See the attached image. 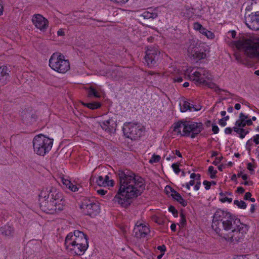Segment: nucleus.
I'll return each instance as SVG.
<instances>
[{
  "label": "nucleus",
  "mask_w": 259,
  "mask_h": 259,
  "mask_svg": "<svg viewBox=\"0 0 259 259\" xmlns=\"http://www.w3.org/2000/svg\"><path fill=\"white\" fill-rule=\"evenodd\" d=\"M228 230H231L228 233L224 235V238L227 241L232 242H237L242 239L244 234L248 230V226L240 222V219L237 218L232 223V225H229Z\"/></svg>",
  "instance_id": "nucleus-4"
},
{
  "label": "nucleus",
  "mask_w": 259,
  "mask_h": 259,
  "mask_svg": "<svg viewBox=\"0 0 259 259\" xmlns=\"http://www.w3.org/2000/svg\"><path fill=\"white\" fill-rule=\"evenodd\" d=\"M251 196V194L250 192H246L244 196V199L245 200H249L250 197Z\"/></svg>",
  "instance_id": "nucleus-56"
},
{
  "label": "nucleus",
  "mask_w": 259,
  "mask_h": 259,
  "mask_svg": "<svg viewBox=\"0 0 259 259\" xmlns=\"http://www.w3.org/2000/svg\"><path fill=\"white\" fill-rule=\"evenodd\" d=\"M40 209L47 213L53 214L63 210L65 207V202H57L56 201L39 197Z\"/></svg>",
  "instance_id": "nucleus-8"
},
{
  "label": "nucleus",
  "mask_w": 259,
  "mask_h": 259,
  "mask_svg": "<svg viewBox=\"0 0 259 259\" xmlns=\"http://www.w3.org/2000/svg\"><path fill=\"white\" fill-rule=\"evenodd\" d=\"M157 249L161 252H164L166 250V247L164 245L158 246Z\"/></svg>",
  "instance_id": "nucleus-55"
},
{
  "label": "nucleus",
  "mask_w": 259,
  "mask_h": 259,
  "mask_svg": "<svg viewBox=\"0 0 259 259\" xmlns=\"http://www.w3.org/2000/svg\"><path fill=\"white\" fill-rule=\"evenodd\" d=\"M205 36L208 38H212L214 35V34L212 32L207 30Z\"/></svg>",
  "instance_id": "nucleus-51"
},
{
  "label": "nucleus",
  "mask_w": 259,
  "mask_h": 259,
  "mask_svg": "<svg viewBox=\"0 0 259 259\" xmlns=\"http://www.w3.org/2000/svg\"><path fill=\"white\" fill-rule=\"evenodd\" d=\"M207 30L204 28V27H202L201 30L199 31L200 33H201V34L205 35L206 34V33L207 32Z\"/></svg>",
  "instance_id": "nucleus-62"
},
{
  "label": "nucleus",
  "mask_w": 259,
  "mask_h": 259,
  "mask_svg": "<svg viewBox=\"0 0 259 259\" xmlns=\"http://www.w3.org/2000/svg\"><path fill=\"white\" fill-rule=\"evenodd\" d=\"M39 197L46 198L48 200L56 201L57 202H65L63 196L56 188L52 186L43 188L41 191Z\"/></svg>",
  "instance_id": "nucleus-11"
},
{
  "label": "nucleus",
  "mask_w": 259,
  "mask_h": 259,
  "mask_svg": "<svg viewBox=\"0 0 259 259\" xmlns=\"http://www.w3.org/2000/svg\"><path fill=\"white\" fill-rule=\"evenodd\" d=\"M168 190H169L170 192H171V196L173 198V197H175V194L177 193H178L176 190H175L173 188H172L169 186H166L165 188V191L166 192V193L168 194Z\"/></svg>",
  "instance_id": "nucleus-38"
},
{
  "label": "nucleus",
  "mask_w": 259,
  "mask_h": 259,
  "mask_svg": "<svg viewBox=\"0 0 259 259\" xmlns=\"http://www.w3.org/2000/svg\"><path fill=\"white\" fill-rule=\"evenodd\" d=\"M203 130L201 122L190 121L177 122L174 127V131L182 136L195 138Z\"/></svg>",
  "instance_id": "nucleus-3"
},
{
  "label": "nucleus",
  "mask_w": 259,
  "mask_h": 259,
  "mask_svg": "<svg viewBox=\"0 0 259 259\" xmlns=\"http://www.w3.org/2000/svg\"><path fill=\"white\" fill-rule=\"evenodd\" d=\"M234 204L240 208L245 209L246 207V203L242 200L238 201L237 200H235L234 201Z\"/></svg>",
  "instance_id": "nucleus-31"
},
{
  "label": "nucleus",
  "mask_w": 259,
  "mask_h": 259,
  "mask_svg": "<svg viewBox=\"0 0 259 259\" xmlns=\"http://www.w3.org/2000/svg\"><path fill=\"white\" fill-rule=\"evenodd\" d=\"M188 54L189 57L195 60H200L206 57V54L201 50L200 47L194 44H191L188 48Z\"/></svg>",
  "instance_id": "nucleus-16"
},
{
  "label": "nucleus",
  "mask_w": 259,
  "mask_h": 259,
  "mask_svg": "<svg viewBox=\"0 0 259 259\" xmlns=\"http://www.w3.org/2000/svg\"><path fill=\"white\" fill-rule=\"evenodd\" d=\"M203 184L205 186V188L206 190H209L210 188L211 183H210V182L205 180L203 181Z\"/></svg>",
  "instance_id": "nucleus-49"
},
{
  "label": "nucleus",
  "mask_w": 259,
  "mask_h": 259,
  "mask_svg": "<svg viewBox=\"0 0 259 259\" xmlns=\"http://www.w3.org/2000/svg\"><path fill=\"white\" fill-rule=\"evenodd\" d=\"M7 67L4 66H0V85H3L7 83L9 78Z\"/></svg>",
  "instance_id": "nucleus-21"
},
{
  "label": "nucleus",
  "mask_w": 259,
  "mask_h": 259,
  "mask_svg": "<svg viewBox=\"0 0 259 259\" xmlns=\"http://www.w3.org/2000/svg\"><path fill=\"white\" fill-rule=\"evenodd\" d=\"M111 1L118 4H125L128 0H110Z\"/></svg>",
  "instance_id": "nucleus-54"
},
{
  "label": "nucleus",
  "mask_w": 259,
  "mask_h": 259,
  "mask_svg": "<svg viewBox=\"0 0 259 259\" xmlns=\"http://www.w3.org/2000/svg\"><path fill=\"white\" fill-rule=\"evenodd\" d=\"M97 192L100 195H104L107 193V191H105L103 189H99L97 190Z\"/></svg>",
  "instance_id": "nucleus-60"
},
{
  "label": "nucleus",
  "mask_w": 259,
  "mask_h": 259,
  "mask_svg": "<svg viewBox=\"0 0 259 259\" xmlns=\"http://www.w3.org/2000/svg\"><path fill=\"white\" fill-rule=\"evenodd\" d=\"M104 183H105V186H113L114 184V182L112 180H109V177L108 175H106L104 177Z\"/></svg>",
  "instance_id": "nucleus-32"
},
{
  "label": "nucleus",
  "mask_w": 259,
  "mask_h": 259,
  "mask_svg": "<svg viewBox=\"0 0 259 259\" xmlns=\"http://www.w3.org/2000/svg\"><path fill=\"white\" fill-rule=\"evenodd\" d=\"M80 208L85 215L93 218L98 214L100 211L99 204L90 199H84L80 205Z\"/></svg>",
  "instance_id": "nucleus-10"
},
{
  "label": "nucleus",
  "mask_w": 259,
  "mask_h": 259,
  "mask_svg": "<svg viewBox=\"0 0 259 259\" xmlns=\"http://www.w3.org/2000/svg\"><path fill=\"white\" fill-rule=\"evenodd\" d=\"M66 248L73 251L75 254L80 255L83 254L89 247V244L82 245L80 243H71L65 245Z\"/></svg>",
  "instance_id": "nucleus-19"
},
{
  "label": "nucleus",
  "mask_w": 259,
  "mask_h": 259,
  "mask_svg": "<svg viewBox=\"0 0 259 259\" xmlns=\"http://www.w3.org/2000/svg\"><path fill=\"white\" fill-rule=\"evenodd\" d=\"M113 121V120L111 119H110L109 120H106L102 123H101V127L102 128L107 132L108 133L109 131V126L110 125V123Z\"/></svg>",
  "instance_id": "nucleus-30"
},
{
  "label": "nucleus",
  "mask_w": 259,
  "mask_h": 259,
  "mask_svg": "<svg viewBox=\"0 0 259 259\" xmlns=\"http://www.w3.org/2000/svg\"><path fill=\"white\" fill-rule=\"evenodd\" d=\"M88 97L89 98L94 97L99 98H100L101 95L99 91L94 87L90 86L89 88L88 89Z\"/></svg>",
  "instance_id": "nucleus-24"
},
{
  "label": "nucleus",
  "mask_w": 259,
  "mask_h": 259,
  "mask_svg": "<svg viewBox=\"0 0 259 259\" xmlns=\"http://www.w3.org/2000/svg\"><path fill=\"white\" fill-rule=\"evenodd\" d=\"M170 229L173 232H175L176 230V225L175 224H172L170 226Z\"/></svg>",
  "instance_id": "nucleus-64"
},
{
  "label": "nucleus",
  "mask_w": 259,
  "mask_h": 259,
  "mask_svg": "<svg viewBox=\"0 0 259 259\" xmlns=\"http://www.w3.org/2000/svg\"><path fill=\"white\" fill-rule=\"evenodd\" d=\"M208 172L210 174V178L211 179H214L216 177V174L217 173V170H214V168L212 166H210L208 167Z\"/></svg>",
  "instance_id": "nucleus-37"
},
{
  "label": "nucleus",
  "mask_w": 259,
  "mask_h": 259,
  "mask_svg": "<svg viewBox=\"0 0 259 259\" xmlns=\"http://www.w3.org/2000/svg\"><path fill=\"white\" fill-rule=\"evenodd\" d=\"M237 192L242 194L244 192V189L241 187H238L236 190Z\"/></svg>",
  "instance_id": "nucleus-59"
},
{
  "label": "nucleus",
  "mask_w": 259,
  "mask_h": 259,
  "mask_svg": "<svg viewBox=\"0 0 259 259\" xmlns=\"http://www.w3.org/2000/svg\"><path fill=\"white\" fill-rule=\"evenodd\" d=\"M96 182L100 186H105L104 177L100 176L97 179Z\"/></svg>",
  "instance_id": "nucleus-41"
},
{
  "label": "nucleus",
  "mask_w": 259,
  "mask_h": 259,
  "mask_svg": "<svg viewBox=\"0 0 259 259\" xmlns=\"http://www.w3.org/2000/svg\"><path fill=\"white\" fill-rule=\"evenodd\" d=\"M252 140L256 145L259 144V135H256L254 136Z\"/></svg>",
  "instance_id": "nucleus-53"
},
{
  "label": "nucleus",
  "mask_w": 259,
  "mask_h": 259,
  "mask_svg": "<svg viewBox=\"0 0 259 259\" xmlns=\"http://www.w3.org/2000/svg\"><path fill=\"white\" fill-rule=\"evenodd\" d=\"M150 232L149 228L145 225L137 222L133 230V234L137 238L145 237Z\"/></svg>",
  "instance_id": "nucleus-17"
},
{
  "label": "nucleus",
  "mask_w": 259,
  "mask_h": 259,
  "mask_svg": "<svg viewBox=\"0 0 259 259\" xmlns=\"http://www.w3.org/2000/svg\"><path fill=\"white\" fill-rule=\"evenodd\" d=\"M69 189H70V190H71L73 192H77L78 191V188H77L76 186L74 185L72 183H71L69 185Z\"/></svg>",
  "instance_id": "nucleus-47"
},
{
  "label": "nucleus",
  "mask_w": 259,
  "mask_h": 259,
  "mask_svg": "<svg viewBox=\"0 0 259 259\" xmlns=\"http://www.w3.org/2000/svg\"><path fill=\"white\" fill-rule=\"evenodd\" d=\"M32 21L35 27L42 31H45L48 26V21L40 14L33 16Z\"/></svg>",
  "instance_id": "nucleus-18"
},
{
  "label": "nucleus",
  "mask_w": 259,
  "mask_h": 259,
  "mask_svg": "<svg viewBox=\"0 0 259 259\" xmlns=\"http://www.w3.org/2000/svg\"><path fill=\"white\" fill-rule=\"evenodd\" d=\"M57 34L59 36H63L64 35V32L62 30L60 29L57 31Z\"/></svg>",
  "instance_id": "nucleus-63"
},
{
  "label": "nucleus",
  "mask_w": 259,
  "mask_h": 259,
  "mask_svg": "<svg viewBox=\"0 0 259 259\" xmlns=\"http://www.w3.org/2000/svg\"><path fill=\"white\" fill-rule=\"evenodd\" d=\"M179 105L181 107L180 110L182 112H185L188 110L196 111L199 110L196 108L193 104H191L188 101L185 100L181 101L179 103Z\"/></svg>",
  "instance_id": "nucleus-20"
},
{
  "label": "nucleus",
  "mask_w": 259,
  "mask_h": 259,
  "mask_svg": "<svg viewBox=\"0 0 259 259\" xmlns=\"http://www.w3.org/2000/svg\"><path fill=\"white\" fill-rule=\"evenodd\" d=\"M171 167L176 174H178L181 171V169L179 168V165L178 163H173Z\"/></svg>",
  "instance_id": "nucleus-43"
},
{
  "label": "nucleus",
  "mask_w": 259,
  "mask_h": 259,
  "mask_svg": "<svg viewBox=\"0 0 259 259\" xmlns=\"http://www.w3.org/2000/svg\"><path fill=\"white\" fill-rule=\"evenodd\" d=\"M71 243H80L82 246L89 244L87 236L79 230H75L73 233L70 232L66 237L65 245H68Z\"/></svg>",
  "instance_id": "nucleus-12"
},
{
  "label": "nucleus",
  "mask_w": 259,
  "mask_h": 259,
  "mask_svg": "<svg viewBox=\"0 0 259 259\" xmlns=\"http://www.w3.org/2000/svg\"><path fill=\"white\" fill-rule=\"evenodd\" d=\"M53 139L46 137L42 134L35 136L33 140V146L34 152L44 156L51 150Z\"/></svg>",
  "instance_id": "nucleus-6"
},
{
  "label": "nucleus",
  "mask_w": 259,
  "mask_h": 259,
  "mask_svg": "<svg viewBox=\"0 0 259 259\" xmlns=\"http://www.w3.org/2000/svg\"><path fill=\"white\" fill-rule=\"evenodd\" d=\"M14 232V228L9 225H5L0 228V234L6 237H11Z\"/></svg>",
  "instance_id": "nucleus-22"
},
{
  "label": "nucleus",
  "mask_w": 259,
  "mask_h": 259,
  "mask_svg": "<svg viewBox=\"0 0 259 259\" xmlns=\"http://www.w3.org/2000/svg\"><path fill=\"white\" fill-rule=\"evenodd\" d=\"M252 139H250V140H248L247 142H246V149L250 151V150H251V146H252Z\"/></svg>",
  "instance_id": "nucleus-48"
},
{
  "label": "nucleus",
  "mask_w": 259,
  "mask_h": 259,
  "mask_svg": "<svg viewBox=\"0 0 259 259\" xmlns=\"http://www.w3.org/2000/svg\"><path fill=\"white\" fill-rule=\"evenodd\" d=\"M234 57L236 60L238 62L242 64H244V61L241 58V56L240 54L238 53H235L234 54Z\"/></svg>",
  "instance_id": "nucleus-44"
},
{
  "label": "nucleus",
  "mask_w": 259,
  "mask_h": 259,
  "mask_svg": "<svg viewBox=\"0 0 259 259\" xmlns=\"http://www.w3.org/2000/svg\"><path fill=\"white\" fill-rule=\"evenodd\" d=\"M233 131L239 134V137L243 139L249 133V131L244 129L243 127L236 126L233 127Z\"/></svg>",
  "instance_id": "nucleus-25"
},
{
  "label": "nucleus",
  "mask_w": 259,
  "mask_h": 259,
  "mask_svg": "<svg viewBox=\"0 0 259 259\" xmlns=\"http://www.w3.org/2000/svg\"><path fill=\"white\" fill-rule=\"evenodd\" d=\"M194 29L196 30L200 31L203 27L202 25L198 22H195L193 25Z\"/></svg>",
  "instance_id": "nucleus-45"
},
{
  "label": "nucleus",
  "mask_w": 259,
  "mask_h": 259,
  "mask_svg": "<svg viewBox=\"0 0 259 259\" xmlns=\"http://www.w3.org/2000/svg\"><path fill=\"white\" fill-rule=\"evenodd\" d=\"M50 67L59 73H64L70 68V64L67 60H65L64 56L60 53H54L49 60Z\"/></svg>",
  "instance_id": "nucleus-7"
},
{
  "label": "nucleus",
  "mask_w": 259,
  "mask_h": 259,
  "mask_svg": "<svg viewBox=\"0 0 259 259\" xmlns=\"http://www.w3.org/2000/svg\"><path fill=\"white\" fill-rule=\"evenodd\" d=\"M236 32L234 30L230 31L228 32V35H230L232 38H235Z\"/></svg>",
  "instance_id": "nucleus-57"
},
{
  "label": "nucleus",
  "mask_w": 259,
  "mask_h": 259,
  "mask_svg": "<svg viewBox=\"0 0 259 259\" xmlns=\"http://www.w3.org/2000/svg\"><path fill=\"white\" fill-rule=\"evenodd\" d=\"M247 118L248 116L245 115L243 113H240L239 114V119L236 121L235 125L239 127L243 126L244 125L243 122Z\"/></svg>",
  "instance_id": "nucleus-29"
},
{
  "label": "nucleus",
  "mask_w": 259,
  "mask_h": 259,
  "mask_svg": "<svg viewBox=\"0 0 259 259\" xmlns=\"http://www.w3.org/2000/svg\"><path fill=\"white\" fill-rule=\"evenodd\" d=\"M243 124H244L243 126H241L242 127H244L246 125H247L248 126L251 125L252 124V121H251V119H247L243 122Z\"/></svg>",
  "instance_id": "nucleus-46"
},
{
  "label": "nucleus",
  "mask_w": 259,
  "mask_h": 259,
  "mask_svg": "<svg viewBox=\"0 0 259 259\" xmlns=\"http://www.w3.org/2000/svg\"><path fill=\"white\" fill-rule=\"evenodd\" d=\"M36 119V116L35 114H31L30 113L24 111L22 113V120L26 124H31L34 122Z\"/></svg>",
  "instance_id": "nucleus-23"
},
{
  "label": "nucleus",
  "mask_w": 259,
  "mask_h": 259,
  "mask_svg": "<svg viewBox=\"0 0 259 259\" xmlns=\"http://www.w3.org/2000/svg\"><path fill=\"white\" fill-rule=\"evenodd\" d=\"M229 119V116H226L219 120V123L222 126H226L227 123L226 121Z\"/></svg>",
  "instance_id": "nucleus-39"
},
{
  "label": "nucleus",
  "mask_w": 259,
  "mask_h": 259,
  "mask_svg": "<svg viewBox=\"0 0 259 259\" xmlns=\"http://www.w3.org/2000/svg\"><path fill=\"white\" fill-rule=\"evenodd\" d=\"M204 84L206 86H207L209 88L214 89L216 92H218V91H221V90L215 83L206 81V82H205V83Z\"/></svg>",
  "instance_id": "nucleus-33"
},
{
  "label": "nucleus",
  "mask_w": 259,
  "mask_h": 259,
  "mask_svg": "<svg viewBox=\"0 0 259 259\" xmlns=\"http://www.w3.org/2000/svg\"><path fill=\"white\" fill-rule=\"evenodd\" d=\"M81 103L84 106L92 110L97 109L100 108L101 107V104L100 102H94L87 103L82 102Z\"/></svg>",
  "instance_id": "nucleus-27"
},
{
  "label": "nucleus",
  "mask_w": 259,
  "mask_h": 259,
  "mask_svg": "<svg viewBox=\"0 0 259 259\" xmlns=\"http://www.w3.org/2000/svg\"><path fill=\"white\" fill-rule=\"evenodd\" d=\"M245 23L248 28L253 30H259V11L250 14H245Z\"/></svg>",
  "instance_id": "nucleus-15"
},
{
  "label": "nucleus",
  "mask_w": 259,
  "mask_h": 259,
  "mask_svg": "<svg viewBox=\"0 0 259 259\" xmlns=\"http://www.w3.org/2000/svg\"><path fill=\"white\" fill-rule=\"evenodd\" d=\"M233 128H231V127H227L225 128V132L226 134H230L232 133Z\"/></svg>",
  "instance_id": "nucleus-58"
},
{
  "label": "nucleus",
  "mask_w": 259,
  "mask_h": 259,
  "mask_svg": "<svg viewBox=\"0 0 259 259\" xmlns=\"http://www.w3.org/2000/svg\"><path fill=\"white\" fill-rule=\"evenodd\" d=\"M118 191L113 199L123 207H127L145 189L144 179L133 171L125 169L117 171Z\"/></svg>",
  "instance_id": "nucleus-1"
},
{
  "label": "nucleus",
  "mask_w": 259,
  "mask_h": 259,
  "mask_svg": "<svg viewBox=\"0 0 259 259\" xmlns=\"http://www.w3.org/2000/svg\"><path fill=\"white\" fill-rule=\"evenodd\" d=\"M237 218L229 212L218 209L213 215L212 227L217 233H219L218 230H221L219 229L220 225L224 230H228L229 225H232V223Z\"/></svg>",
  "instance_id": "nucleus-5"
},
{
  "label": "nucleus",
  "mask_w": 259,
  "mask_h": 259,
  "mask_svg": "<svg viewBox=\"0 0 259 259\" xmlns=\"http://www.w3.org/2000/svg\"><path fill=\"white\" fill-rule=\"evenodd\" d=\"M168 210L172 213L175 217H178V211L174 206L170 205L168 208Z\"/></svg>",
  "instance_id": "nucleus-40"
},
{
  "label": "nucleus",
  "mask_w": 259,
  "mask_h": 259,
  "mask_svg": "<svg viewBox=\"0 0 259 259\" xmlns=\"http://www.w3.org/2000/svg\"><path fill=\"white\" fill-rule=\"evenodd\" d=\"M212 130L214 134H218L219 131V128L215 124H212Z\"/></svg>",
  "instance_id": "nucleus-50"
},
{
  "label": "nucleus",
  "mask_w": 259,
  "mask_h": 259,
  "mask_svg": "<svg viewBox=\"0 0 259 259\" xmlns=\"http://www.w3.org/2000/svg\"><path fill=\"white\" fill-rule=\"evenodd\" d=\"M116 126L117 124L115 123V121L113 120L110 123V125L109 126L108 133L110 134L114 133L115 132Z\"/></svg>",
  "instance_id": "nucleus-34"
},
{
  "label": "nucleus",
  "mask_w": 259,
  "mask_h": 259,
  "mask_svg": "<svg viewBox=\"0 0 259 259\" xmlns=\"http://www.w3.org/2000/svg\"><path fill=\"white\" fill-rule=\"evenodd\" d=\"M223 158V157L222 156L220 157H216L215 160L212 162L213 164L215 165H218L221 162Z\"/></svg>",
  "instance_id": "nucleus-52"
},
{
  "label": "nucleus",
  "mask_w": 259,
  "mask_h": 259,
  "mask_svg": "<svg viewBox=\"0 0 259 259\" xmlns=\"http://www.w3.org/2000/svg\"><path fill=\"white\" fill-rule=\"evenodd\" d=\"M236 47L243 51L248 57L259 60V38L255 36H242L235 42Z\"/></svg>",
  "instance_id": "nucleus-2"
},
{
  "label": "nucleus",
  "mask_w": 259,
  "mask_h": 259,
  "mask_svg": "<svg viewBox=\"0 0 259 259\" xmlns=\"http://www.w3.org/2000/svg\"><path fill=\"white\" fill-rule=\"evenodd\" d=\"M156 10H154V12H151L150 11H145L142 13L141 16L143 17L144 19H155L158 16V14L156 12Z\"/></svg>",
  "instance_id": "nucleus-26"
},
{
  "label": "nucleus",
  "mask_w": 259,
  "mask_h": 259,
  "mask_svg": "<svg viewBox=\"0 0 259 259\" xmlns=\"http://www.w3.org/2000/svg\"><path fill=\"white\" fill-rule=\"evenodd\" d=\"M200 185H201V182L198 181L197 182L196 184L194 186V189L195 190H198L200 188Z\"/></svg>",
  "instance_id": "nucleus-61"
},
{
  "label": "nucleus",
  "mask_w": 259,
  "mask_h": 259,
  "mask_svg": "<svg viewBox=\"0 0 259 259\" xmlns=\"http://www.w3.org/2000/svg\"><path fill=\"white\" fill-rule=\"evenodd\" d=\"M143 126L140 123H128L124 124L123 132L127 138L136 140L142 136Z\"/></svg>",
  "instance_id": "nucleus-9"
},
{
  "label": "nucleus",
  "mask_w": 259,
  "mask_h": 259,
  "mask_svg": "<svg viewBox=\"0 0 259 259\" xmlns=\"http://www.w3.org/2000/svg\"><path fill=\"white\" fill-rule=\"evenodd\" d=\"M190 77L199 84H204L206 82V79H210L209 71L203 68H199L198 70L195 71Z\"/></svg>",
  "instance_id": "nucleus-14"
},
{
  "label": "nucleus",
  "mask_w": 259,
  "mask_h": 259,
  "mask_svg": "<svg viewBox=\"0 0 259 259\" xmlns=\"http://www.w3.org/2000/svg\"><path fill=\"white\" fill-rule=\"evenodd\" d=\"M160 160V156L158 155L153 154L151 158L149 160V162L151 163H157Z\"/></svg>",
  "instance_id": "nucleus-36"
},
{
  "label": "nucleus",
  "mask_w": 259,
  "mask_h": 259,
  "mask_svg": "<svg viewBox=\"0 0 259 259\" xmlns=\"http://www.w3.org/2000/svg\"><path fill=\"white\" fill-rule=\"evenodd\" d=\"M220 195L222 197V198L220 199V201L222 202H225L226 201H228L229 203L232 202L233 200L232 198H228L227 197H224V196L225 195V194L223 193L222 192L220 193Z\"/></svg>",
  "instance_id": "nucleus-35"
},
{
  "label": "nucleus",
  "mask_w": 259,
  "mask_h": 259,
  "mask_svg": "<svg viewBox=\"0 0 259 259\" xmlns=\"http://www.w3.org/2000/svg\"><path fill=\"white\" fill-rule=\"evenodd\" d=\"M172 198L179 202L184 207L187 205V201L184 200L179 193H176L175 197H173Z\"/></svg>",
  "instance_id": "nucleus-28"
},
{
  "label": "nucleus",
  "mask_w": 259,
  "mask_h": 259,
  "mask_svg": "<svg viewBox=\"0 0 259 259\" xmlns=\"http://www.w3.org/2000/svg\"><path fill=\"white\" fill-rule=\"evenodd\" d=\"M160 52L155 48L149 47L146 52L145 61L147 65L152 67L157 64L159 59Z\"/></svg>",
  "instance_id": "nucleus-13"
},
{
  "label": "nucleus",
  "mask_w": 259,
  "mask_h": 259,
  "mask_svg": "<svg viewBox=\"0 0 259 259\" xmlns=\"http://www.w3.org/2000/svg\"><path fill=\"white\" fill-rule=\"evenodd\" d=\"M180 217H181L180 224H181V226L184 227L186 224V217L183 213H181Z\"/></svg>",
  "instance_id": "nucleus-42"
}]
</instances>
